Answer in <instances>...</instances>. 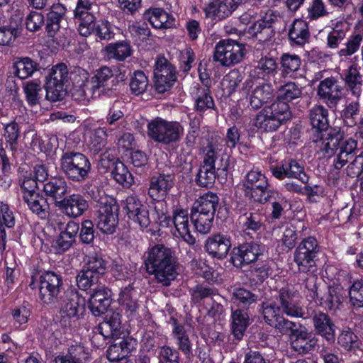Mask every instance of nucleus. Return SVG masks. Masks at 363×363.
Returning a JSON list of instances; mask_svg holds the SVG:
<instances>
[{"mask_svg":"<svg viewBox=\"0 0 363 363\" xmlns=\"http://www.w3.org/2000/svg\"><path fill=\"white\" fill-rule=\"evenodd\" d=\"M88 359V353L83 346H76L72 352L66 355H59L55 357V363H84Z\"/></svg>","mask_w":363,"mask_h":363,"instance_id":"nucleus-61","label":"nucleus"},{"mask_svg":"<svg viewBox=\"0 0 363 363\" xmlns=\"http://www.w3.org/2000/svg\"><path fill=\"white\" fill-rule=\"evenodd\" d=\"M172 328V336L177 346V350L186 358L192 355V342L184 325L179 323L176 315H171L167 321Z\"/></svg>","mask_w":363,"mask_h":363,"instance_id":"nucleus-31","label":"nucleus"},{"mask_svg":"<svg viewBox=\"0 0 363 363\" xmlns=\"http://www.w3.org/2000/svg\"><path fill=\"white\" fill-rule=\"evenodd\" d=\"M78 21L79 33L84 37H89L93 35L98 19L91 13H81L74 16Z\"/></svg>","mask_w":363,"mask_h":363,"instance_id":"nucleus-54","label":"nucleus"},{"mask_svg":"<svg viewBox=\"0 0 363 363\" xmlns=\"http://www.w3.org/2000/svg\"><path fill=\"white\" fill-rule=\"evenodd\" d=\"M359 113L360 104L358 99L346 103L344 108L339 111L340 118L343 124L350 128L357 125Z\"/></svg>","mask_w":363,"mask_h":363,"instance_id":"nucleus-49","label":"nucleus"},{"mask_svg":"<svg viewBox=\"0 0 363 363\" xmlns=\"http://www.w3.org/2000/svg\"><path fill=\"white\" fill-rule=\"evenodd\" d=\"M67 9L61 3L53 4L45 15V31L48 37L54 38L61 28V23L66 16Z\"/></svg>","mask_w":363,"mask_h":363,"instance_id":"nucleus-32","label":"nucleus"},{"mask_svg":"<svg viewBox=\"0 0 363 363\" xmlns=\"http://www.w3.org/2000/svg\"><path fill=\"white\" fill-rule=\"evenodd\" d=\"M277 301L281 304L286 315L296 318H311L314 335L321 337L328 345L335 343L336 325L328 313L313 307H307L304 309L294 301V293L286 287L279 290Z\"/></svg>","mask_w":363,"mask_h":363,"instance_id":"nucleus-3","label":"nucleus"},{"mask_svg":"<svg viewBox=\"0 0 363 363\" xmlns=\"http://www.w3.org/2000/svg\"><path fill=\"white\" fill-rule=\"evenodd\" d=\"M219 200L216 193L208 191L194 201L190 217L198 233L207 234L211 231Z\"/></svg>","mask_w":363,"mask_h":363,"instance_id":"nucleus-9","label":"nucleus"},{"mask_svg":"<svg viewBox=\"0 0 363 363\" xmlns=\"http://www.w3.org/2000/svg\"><path fill=\"white\" fill-rule=\"evenodd\" d=\"M174 184V174L156 173L150 179L147 194L156 204L162 207L166 206V198Z\"/></svg>","mask_w":363,"mask_h":363,"instance_id":"nucleus-19","label":"nucleus"},{"mask_svg":"<svg viewBox=\"0 0 363 363\" xmlns=\"http://www.w3.org/2000/svg\"><path fill=\"white\" fill-rule=\"evenodd\" d=\"M111 174L112 178L123 187H129L134 182L132 174L121 160L116 164Z\"/></svg>","mask_w":363,"mask_h":363,"instance_id":"nucleus-59","label":"nucleus"},{"mask_svg":"<svg viewBox=\"0 0 363 363\" xmlns=\"http://www.w3.org/2000/svg\"><path fill=\"white\" fill-rule=\"evenodd\" d=\"M191 95L194 101V109L199 114H203L208 111L218 112L209 85L201 86L197 84L194 87Z\"/></svg>","mask_w":363,"mask_h":363,"instance_id":"nucleus-30","label":"nucleus"},{"mask_svg":"<svg viewBox=\"0 0 363 363\" xmlns=\"http://www.w3.org/2000/svg\"><path fill=\"white\" fill-rule=\"evenodd\" d=\"M269 169L272 176L279 180L296 179L303 184H307L309 181V177L305 172L303 162L301 160L285 158L280 164L270 166Z\"/></svg>","mask_w":363,"mask_h":363,"instance_id":"nucleus-18","label":"nucleus"},{"mask_svg":"<svg viewBox=\"0 0 363 363\" xmlns=\"http://www.w3.org/2000/svg\"><path fill=\"white\" fill-rule=\"evenodd\" d=\"M62 213L70 218H77L83 215L89 208L88 201L79 193L67 194L60 199L56 207Z\"/></svg>","mask_w":363,"mask_h":363,"instance_id":"nucleus-24","label":"nucleus"},{"mask_svg":"<svg viewBox=\"0 0 363 363\" xmlns=\"http://www.w3.org/2000/svg\"><path fill=\"white\" fill-rule=\"evenodd\" d=\"M86 311V300L78 293L72 294L64 301L58 311L59 323L63 329L76 327L78 320L84 317Z\"/></svg>","mask_w":363,"mask_h":363,"instance_id":"nucleus-12","label":"nucleus"},{"mask_svg":"<svg viewBox=\"0 0 363 363\" xmlns=\"http://www.w3.org/2000/svg\"><path fill=\"white\" fill-rule=\"evenodd\" d=\"M302 87L295 82H288L279 86L277 91V96L288 103L301 98Z\"/></svg>","mask_w":363,"mask_h":363,"instance_id":"nucleus-53","label":"nucleus"},{"mask_svg":"<svg viewBox=\"0 0 363 363\" xmlns=\"http://www.w3.org/2000/svg\"><path fill=\"white\" fill-rule=\"evenodd\" d=\"M42 192L51 203L56 208L60 199L70 191L67 179L62 175L50 176L43 185Z\"/></svg>","mask_w":363,"mask_h":363,"instance_id":"nucleus-26","label":"nucleus"},{"mask_svg":"<svg viewBox=\"0 0 363 363\" xmlns=\"http://www.w3.org/2000/svg\"><path fill=\"white\" fill-rule=\"evenodd\" d=\"M33 306L26 300L11 305L9 308V318L13 328L23 331L28 328Z\"/></svg>","mask_w":363,"mask_h":363,"instance_id":"nucleus-29","label":"nucleus"},{"mask_svg":"<svg viewBox=\"0 0 363 363\" xmlns=\"http://www.w3.org/2000/svg\"><path fill=\"white\" fill-rule=\"evenodd\" d=\"M149 86V80L145 72L136 70L131 76L129 86L132 94L140 96L144 94Z\"/></svg>","mask_w":363,"mask_h":363,"instance_id":"nucleus-57","label":"nucleus"},{"mask_svg":"<svg viewBox=\"0 0 363 363\" xmlns=\"http://www.w3.org/2000/svg\"><path fill=\"white\" fill-rule=\"evenodd\" d=\"M82 89L85 80L75 72H69L64 62L52 66L45 76V99L51 102L61 101L67 93L70 86Z\"/></svg>","mask_w":363,"mask_h":363,"instance_id":"nucleus-5","label":"nucleus"},{"mask_svg":"<svg viewBox=\"0 0 363 363\" xmlns=\"http://www.w3.org/2000/svg\"><path fill=\"white\" fill-rule=\"evenodd\" d=\"M321 246L315 236L303 238L294 252V262L300 273H313L316 270Z\"/></svg>","mask_w":363,"mask_h":363,"instance_id":"nucleus-11","label":"nucleus"},{"mask_svg":"<svg viewBox=\"0 0 363 363\" xmlns=\"http://www.w3.org/2000/svg\"><path fill=\"white\" fill-rule=\"evenodd\" d=\"M288 36L291 45L303 46L311 38L308 23L301 18L295 19L289 30Z\"/></svg>","mask_w":363,"mask_h":363,"instance_id":"nucleus-41","label":"nucleus"},{"mask_svg":"<svg viewBox=\"0 0 363 363\" xmlns=\"http://www.w3.org/2000/svg\"><path fill=\"white\" fill-rule=\"evenodd\" d=\"M263 246L259 242L252 240L239 243L232 248L230 262L234 267L242 269L243 267L259 260L263 255Z\"/></svg>","mask_w":363,"mask_h":363,"instance_id":"nucleus-15","label":"nucleus"},{"mask_svg":"<svg viewBox=\"0 0 363 363\" xmlns=\"http://www.w3.org/2000/svg\"><path fill=\"white\" fill-rule=\"evenodd\" d=\"M87 194L96 203L94 213V222L96 228L103 234H113L118 225L120 206L117 200L96 186L89 189Z\"/></svg>","mask_w":363,"mask_h":363,"instance_id":"nucleus-6","label":"nucleus"},{"mask_svg":"<svg viewBox=\"0 0 363 363\" xmlns=\"http://www.w3.org/2000/svg\"><path fill=\"white\" fill-rule=\"evenodd\" d=\"M246 53L245 45L230 38L221 39L216 45L213 60L225 67L240 62Z\"/></svg>","mask_w":363,"mask_h":363,"instance_id":"nucleus-13","label":"nucleus"},{"mask_svg":"<svg viewBox=\"0 0 363 363\" xmlns=\"http://www.w3.org/2000/svg\"><path fill=\"white\" fill-rule=\"evenodd\" d=\"M262 314L265 323L284 335H288L291 348L298 354H306L314 350L318 340L311 332L300 323L291 321L278 301L263 302Z\"/></svg>","mask_w":363,"mask_h":363,"instance_id":"nucleus-2","label":"nucleus"},{"mask_svg":"<svg viewBox=\"0 0 363 363\" xmlns=\"http://www.w3.org/2000/svg\"><path fill=\"white\" fill-rule=\"evenodd\" d=\"M133 283H130L128 286L121 288L118 299L119 305L128 318L135 317L140 306L138 299L133 297Z\"/></svg>","mask_w":363,"mask_h":363,"instance_id":"nucleus-46","label":"nucleus"},{"mask_svg":"<svg viewBox=\"0 0 363 363\" xmlns=\"http://www.w3.org/2000/svg\"><path fill=\"white\" fill-rule=\"evenodd\" d=\"M59 169L69 182L82 184L87 181L92 167L89 157L74 150H65L59 159Z\"/></svg>","mask_w":363,"mask_h":363,"instance_id":"nucleus-8","label":"nucleus"},{"mask_svg":"<svg viewBox=\"0 0 363 363\" xmlns=\"http://www.w3.org/2000/svg\"><path fill=\"white\" fill-rule=\"evenodd\" d=\"M94 223L86 219L79 223L78 237L83 245H93L95 238Z\"/></svg>","mask_w":363,"mask_h":363,"instance_id":"nucleus-62","label":"nucleus"},{"mask_svg":"<svg viewBox=\"0 0 363 363\" xmlns=\"http://www.w3.org/2000/svg\"><path fill=\"white\" fill-rule=\"evenodd\" d=\"M107 264L108 262L102 253L94 252L87 256L86 262L83 267L101 279L107 272Z\"/></svg>","mask_w":363,"mask_h":363,"instance_id":"nucleus-52","label":"nucleus"},{"mask_svg":"<svg viewBox=\"0 0 363 363\" xmlns=\"http://www.w3.org/2000/svg\"><path fill=\"white\" fill-rule=\"evenodd\" d=\"M348 294L353 308H363V280H354L349 287Z\"/></svg>","mask_w":363,"mask_h":363,"instance_id":"nucleus-64","label":"nucleus"},{"mask_svg":"<svg viewBox=\"0 0 363 363\" xmlns=\"http://www.w3.org/2000/svg\"><path fill=\"white\" fill-rule=\"evenodd\" d=\"M266 110L269 111V113L273 114L286 122L291 120L292 116L289 103L279 99L278 96H276L275 101Z\"/></svg>","mask_w":363,"mask_h":363,"instance_id":"nucleus-60","label":"nucleus"},{"mask_svg":"<svg viewBox=\"0 0 363 363\" xmlns=\"http://www.w3.org/2000/svg\"><path fill=\"white\" fill-rule=\"evenodd\" d=\"M241 189L245 199L259 204L267 203L275 193L278 194L271 188L266 175L258 168H252L245 174Z\"/></svg>","mask_w":363,"mask_h":363,"instance_id":"nucleus-10","label":"nucleus"},{"mask_svg":"<svg viewBox=\"0 0 363 363\" xmlns=\"http://www.w3.org/2000/svg\"><path fill=\"white\" fill-rule=\"evenodd\" d=\"M279 61L280 74L282 78L296 79L303 77L302 60L298 55L289 52L283 53Z\"/></svg>","mask_w":363,"mask_h":363,"instance_id":"nucleus-37","label":"nucleus"},{"mask_svg":"<svg viewBox=\"0 0 363 363\" xmlns=\"http://www.w3.org/2000/svg\"><path fill=\"white\" fill-rule=\"evenodd\" d=\"M40 63L28 56L15 57L11 67L13 76L21 80L33 77L35 72H40Z\"/></svg>","mask_w":363,"mask_h":363,"instance_id":"nucleus-35","label":"nucleus"},{"mask_svg":"<svg viewBox=\"0 0 363 363\" xmlns=\"http://www.w3.org/2000/svg\"><path fill=\"white\" fill-rule=\"evenodd\" d=\"M328 117V110L322 105H315L309 110L311 138L314 143L322 141L320 150L325 157L336 156L334 165L340 169L356 156L357 141L346 137L342 128L330 127Z\"/></svg>","mask_w":363,"mask_h":363,"instance_id":"nucleus-1","label":"nucleus"},{"mask_svg":"<svg viewBox=\"0 0 363 363\" xmlns=\"http://www.w3.org/2000/svg\"><path fill=\"white\" fill-rule=\"evenodd\" d=\"M274 23V20L272 16H266L247 26L245 30L250 36L259 38V40H267L273 32Z\"/></svg>","mask_w":363,"mask_h":363,"instance_id":"nucleus-44","label":"nucleus"},{"mask_svg":"<svg viewBox=\"0 0 363 363\" xmlns=\"http://www.w3.org/2000/svg\"><path fill=\"white\" fill-rule=\"evenodd\" d=\"M250 325V317L247 309L237 308L232 311L230 315L231 334L236 340H241Z\"/></svg>","mask_w":363,"mask_h":363,"instance_id":"nucleus-43","label":"nucleus"},{"mask_svg":"<svg viewBox=\"0 0 363 363\" xmlns=\"http://www.w3.org/2000/svg\"><path fill=\"white\" fill-rule=\"evenodd\" d=\"M28 208L40 218H45L50 209L49 201L38 191L30 192L23 197Z\"/></svg>","mask_w":363,"mask_h":363,"instance_id":"nucleus-45","label":"nucleus"},{"mask_svg":"<svg viewBox=\"0 0 363 363\" xmlns=\"http://www.w3.org/2000/svg\"><path fill=\"white\" fill-rule=\"evenodd\" d=\"M3 136L6 141L5 148L11 151L13 154L16 153L18 150V138L20 137L19 124L16 121L4 124Z\"/></svg>","mask_w":363,"mask_h":363,"instance_id":"nucleus-50","label":"nucleus"},{"mask_svg":"<svg viewBox=\"0 0 363 363\" xmlns=\"http://www.w3.org/2000/svg\"><path fill=\"white\" fill-rule=\"evenodd\" d=\"M340 78L344 82L346 89L350 91L352 96L359 98L363 86L361 67L355 63L351 64L347 69L342 70Z\"/></svg>","mask_w":363,"mask_h":363,"instance_id":"nucleus-34","label":"nucleus"},{"mask_svg":"<svg viewBox=\"0 0 363 363\" xmlns=\"http://www.w3.org/2000/svg\"><path fill=\"white\" fill-rule=\"evenodd\" d=\"M203 248L211 259L222 261L228 257L233 248L232 238L226 233H214L205 240Z\"/></svg>","mask_w":363,"mask_h":363,"instance_id":"nucleus-21","label":"nucleus"},{"mask_svg":"<svg viewBox=\"0 0 363 363\" xmlns=\"http://www.w3.org/2000/svg\"><path fill=\"white\" fill-rule=\"evenodd\" d=\"M79 223L69 220L60 234L52 238L50 252L62 255L70 250L76 243Z\"/></svg>","mask_w":363,"mask_h":363,"instance_id":"nucleus-22","label":"nucleus"},{"mask_svg":"<svg viewBox=\"0 0 363 363\" xmlns=\"http://www.w3.org/2000/svg\"><path fill=\"white\" fill-rule=\"evenodd\" d=\"M250 96V109L257 111L272 101L274 90L271 83L256 82Z\"/></svg>","mask_w":363,"mask_h":363,"instance_id":"nucleus-36","label":"nucleus"},{"mask_svg":"<svg viewBox=\"0 0 363 363\" xmlns=\"http://www.w3.org/2000/svg\"><path fill=\"white\" fill-rule=\"evenodd\" d=\"M121 315L113 312L106 315L104 320L95 328L104 339L118 338L121 335Z\"/></svg>","mask_w":363,"mask_h":363,"instance_id":"nucleus-39","label":"nucleus"},{"mask_svg":"<svg viewBox=\"0 0 363 363\" xmlns=\"http://www.w3.org/2000/svg\"><path fill=\"white\" fill-rule=\"evenodd\" d=\"M250 265L249 269L246 271V277L251 286L257 287L269 277L272 268L267 260H257Z\"/></svg>","mask_w":363,"mask_h":363,"instance_id":"nucleus-42","label":"nucleus"},{"mask_svg":"<svg viewBox=\"0 0 363 363\" xmlns=\"http://www.w3.org/2000/svg\"><path fill=\"white\" fill-rule=\"evenodd\" d=\"M123 211L129 221L140 228H147L151 223L147 206L137 196H128L122 201Z\"/></svg>","mask_w":363,"mask_h":363,"instance_id":"nucleus-20","label":"nucleus"},{"mask_svg":"<svg viewBox=\"0 0 363 363\" xmlns=\"http://www.w3.org/2000/svg\"><path fill=\"white\" fill-rule=\"evenodd\" d=\"M130 41L128 40H117L107 44L101 50L103 55L109 60H114L123 62L133 54Z\"/></svg>","mask_w":363,"mask_h":363,"instance_id":"nucleus-38","label":"nucleus"},{"mask_svg":"<svg viewBox=\"0 0 363 363\" xmlns=\"http://www.w3.org/2000/svg\"><path fill=\"white\" fill-rule=\"evenodd\" d=\"M23 89L26 100L29 106H34L40 104L43 96V89L39 81H29L23 83Z\"/></svg>","mask_w":363,"mask_h":363,"instance_id":"nucleus-56","label":"nucleus"},{"mask_svg":"<svg viewBox=\"0 0 363 363\" xmlns=\"http://www.w3.org/2000/svg\"><path fill=\"white\" fill-rule=\"evenodd\" d=\"M285 123L286 122L280 118L269 113L266 108L261 111L253 119L254 125L262 131L265 132L276 131Z\"/></svg>","mask_w":363,"mask_h":363,"instance_id":"nucleus-47","label":"nucleus"},{"mask_svg":"<svg viewBox=\"0 0 363 363\" xmlns=\"http://www.w3.org/2000/svg\"><path fill=\"white\" fill-rule=\"evenodd\" d=\"M232 303L242 309H247L257 301V296L244 287H234L230 295Z\"/></svg>","mask_w":363,"mask_h":363,"instance_id":"nucleus-48","label":"nucleus"},{"mask_svg":"<svg viewBox=\"0 0 363 363\" xmlns=\"http://www.w3.org/2000/svg\"><path fill=\"white\" fill-rule=\"evenodd\" d=\"M116 26L109 22L106 18H99L93 35L95 39L99 41L105 40L106 42L114 39Z\"/></svg>","mask_w":363,"mask_h":363,"instance_id":"nucleus-55","label":"nucleus"},{"mask_svg":"<svg viewBox=\"0 0 363 363\" xmlns=\"http://www.w3.org/2000/svg\"><path fill=\"white\" fill-rule=\"evenodd\" d=\"M143 18L155 29H169L174 26V16L160 7H150L146 9L143 14Z\"/></svg>","mask_w":363,"mask_h":363,"instance_id":"nucleus-33","label":"nucleus"},{"mask_svg":"<svg viewBox=\"0 0 363 363\" xmlns=\"http://www.w3.org/2000/svg\"><path fill=\"white\" fill-rule=\"evenodd\" d=\"M342 86L335 78L328 77L320 82L317 94L330 108H335L342 97Z\"/></svg>","mask_w":363,"mask_h":363,"instance_id":"nucleus-27","label":"nucleus"},{"mask_svg":"<svg viewBox=\"0 0 363 363\" xmlns=\"http://www.w3.org/2000/svg\"><path fill=\"white\" fill-rule=\"evenodd\" d=\"M21 33V23L17 21L0 26V46H10Z\"/></svg>","mask_w":363,"mask_h":363,"instance_id":"nucleus-51","label":"nucleus"},{"mask_svg":"<svg viewBox=\"0 0 363 363\" xmlns=\"http://www.w3.org/2000/svg\"><path fill=\"white\" fill-rule=\"evenodd\" d=\"M29 286L38 290V298L43 306L55 305L63 292V279L60 274L33 267L30 272Z\"/></svg>","mask_w":363,"mask_h":363,"instance_id":"nucleus-7","label":"nucleus"},{"mask_svg":"<svg viewBox=\"0 0 363 363\" xmlns=\"http://www.w3.org/2000/svg\"><path fill=\"white\" fill-rule=\"evenodd\" d=\"M147 135L155 142L169 145L179 140V124L157 117L148 123Z\"/></svg>","mask_w":363,"mask_h":363,"instance_id":"nucleus-16","label":"nucleus"},{"mask_svg":"<svg viewBox=\"0 0 363 363\" xmlns=\"http://www.w3.org/2000/svg\"><path fill=\"white\" fill-rule=\"evenodd\" d=\"M338 345L346 351H355L361 345L358 336L351 329H343L337 337Z\"/></svg>","mask_w":363,"mask_h":363,"instance_id":"nucleus-58","label":"nucleus"},{"mask_svg":"<svg viewBox=\"0 0 363 363\" xmlns=\"http://www.w3.org/2000/svg\"><path fill=\"white\" fill-rule=\"evenodd\" d=\"M177 80L176 66L164 55H157L154 69V87L157 94L169 91Z\"/></svg>","mask_w":363,"mask_h":363,"instance_id":"nucleus-14","label":"nucleus"},{"mask_svg":"<svg viewBox=\"0 0 363 363\" xmlns=\"http://www.w3.org/2000/svg\"><path fill=\"white\" fill-rule=\"evenodd\" d=\"M112 303V291L104 285L93 289L88 299L87 307L94 317L105 314Z\"/></svg>","mask_w":363,"mask_h":363,"instance_id":"nucleus-23","label":"nucleus"},{"mask_svg":"<svg viewBox=\"0 0 363 363\" xmlns=\"http://www.w3.org/2000/svg\"><path fill=\"white\" fill-rule=\"evenodd\" d=\"M345 294L341 285H329L315 301L316 306L327 312L336 313L343 306Z\"/></svg>","mask_w":363,"mask_h":363,"instance_id":"nucleus-25","label":"nucleus"},{"mask_svg":"<svg viewBox=\"0 0 363 363\" xmlns=\"http://www.w3.org/2000/svg\"><path fill=\"white\" fill-rule=\"evenodd\" d=\"M240 219L242 236L246 240L258 238L265 228L264 216L257 211L245 213Z\"/></svg>","mask_w":363,"mask_h":363,"instance_id":"nucleus-28","label":"nucleus"},{"mask_svg":"<svg viewBox=\"0 0 363 363\" xmlns=\"http://www.w3.org/2000/svg\"><path fill=\"white\" fill-rule=\"evenodd\" d=\"M16 225L14 208L7 203L0 202V251L6 247L7 233L6 228H13Z\"/></svg>","mask_w":363,"mask_h":363,"instance_id":"nucleus-40","label":"nucleus"},{"mask_svg":"<svg viewBox=\"0 0 363 363\" xmlns=\"http://www.w3.org/2000/svg\"><path fill=\"white\" fill-rule=\"evenodd\" d=\"M143 264L150 275H154L157 283L169 286L177 275L179 265L176 252L163 244L150 245L144 253Z\"/></svg>","mask_w":363,"mask_h":363,"instance_id":"nucleus-4","label":"nucleus"},{"mask_svg":"<svg viewBox=\"0 0 363 363\" xmlns=\"http://www.w3.org/2000/svg\"><path fill=\"white\" fill-rule=\"evenodd\" d=\"M189 292L192 301L196 304H201L206 299L212 300L216 294L215 289L203 284H196L190 289Z\"/></svg>","mask_w":363,"mask_h":363,"instance_id":"nucleus-63","label":"nucleus"},{"mask_svg":"<svg viewBox=\"0 0 363 363\" xmlns=\"http://www.w3.org/2000/svg\"><path fill=\"white\" fill-rule=\"evenodd\" d=\"M278 65L273 57H262L257 65L254 66L243 83L242 89L245 91L252 89L256 82L270 83L272 78L277 74Z\"/></svg>","mask_w":363,"mask_h":363,"instance_id":"nucleus-17","label":"nucleus"}]
</instances>
